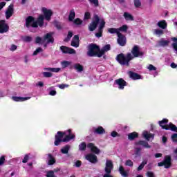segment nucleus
<instances>
[{
  "instance_id": "obj_38",
  "label": "nucleus",
  "mask_w": 177,
  "mask_h": 177,
  "mask_svg": "<svg viewBox=\"0 0 177 177\" xmlns=\"http://www.w3.org/2000/svg\"><path fill=\"white\" fill-rule=\"evenodd\" d=\"M118 32H121V31L123 32H127V31L128 30V26L123 25L122 27L118 28Z\"/></svg>"
},
{
  "instance_id": "obj_50",
  "label": "nucleus",
  "mask_w": 177,
  "mask_h": 177,
  "mask_svg": "<svg viewBox=\"0 0 177 177\" xmlns=\"http://www.w3.org/2000/svg\"><path fill=\"white\" fill-rule=\"evenodd\" d=\"M71 37H73V32H68V36L67 38L65 39V41L67 42V41H70V39H71Z\"/></svg>"
},
{
  "instance_id": "obj_53",
  "label": "nucleus",
  "mask_w": 177,
  "mask_h": 177,
  "mask_svg": "<svg viewBox=\"0 0 177 177\" xmlns=\"http://www.w3.org/2000/svg\"><path fill=\"white\" fill-rule=\"evenodd\" d=\"M74 23L75 24L80 25L82 24V21L79 18H77L76 19L74 20Z\"/></svg>"
},
{
  "instance_id": "obj_22",
  "label": "nucleus",
  "mask_w": 177,
  "mask_h": 177,
  "mask_svg": "<svg viewBox=\"0 0 177 177\" xmlns=\"http://www.w3.org/2000/svg\"><path fill=\"white\" fill-rule=\"evenodd\" d=\"M109 50H110V44L106 45L102 50H100V53L98 54V57H102V56H103L106 52H109Z\"/></svg>"
},
{
  "instance_id": "obj_10",
  "label": "nucleus",
  "mask_w": 177,
  "mask_h": 177,
  "mask_svg": "<svg viewBox=\"0 0 177 177\" xmlns=\"http://www.w3.org/2000/svg\"><path fill=\"white\" fill-rule=\"evenodd\" d=\"M158 167H165V168H169L171 167V156H167L165 158L164 162L158 163Z\"/></svg>"
},
{
  "instance_id": "obj_43",
  "label": "nucleus",
  "mask_w": 177,
  "mask_h": 177,
  "mask_svg": "<svg viewBox=\"0 0 177 177\" xmlns=\"http://www.w3.org/2000/svg\"><path fill=\"white\" fill-rule=\"evenodd\" d=\"M134 1V5L136 8H140L142 6V3H140V1L139 0H133Z\"/></svg>"
},
{
  "instance_id": "obj_47",
  "label": "nucleus",
  "mask_w": 177,
  "mask_h": 177,
  "mask_svg": "<svg viewBox=\"0 0 177 177\" xmlns=\"http://www.w3.org/2000/svg\"><path fill=\"white\" fill-rule=\"evenodd\" d=\"M89 2L95 6H99V0H89Z\"/></svg>"
},
{
  "instance_id": "obj_29",
  "label": "nucleus",
  "mask_w": 177,
  "mask_h": 177,
  "mask_svg": "<svg viewBox=\"0 0 177 177\" xmlns=\"http://www.w3.org/2000/svg\"><path fill=\"white\" fill-rule=\"evenodd\" d=\"M44 70L46 71H51V73H59L60 68H44Z\"/></svg>"
},
{
  "instance_id": "obj_63",
  "label": "nucleus",
  "mask_w": 177,
  "mask_h": 177,
  "mask_svg": "<svg viewBox=\"0 0 177 177\" xmlns=\"http://www.w3.org/2000/svg\"><path fill=\"white\" fill-rule=\"evenodd\" d=\"M49 95H50L51 96H55V95H56V91H51L49 93Z\"/></svg>"
},
{
  "instance_id": "obj_5",
  "label": "nucleus",
  "mask_w": 177,
  "mask_h": 177,
  "mask_svg": "<svg viewBox=\"0 0 177 177\" xmlns=\"http://www.w3.org/2000/svg\"><path fill=\"white\" fill-rule=\"evenodd\" d=\"M53 35V32H49L47 33L43 39L37 37H36L35 42L36 44H41V45H44V48H46L48 44H53L54 39L52 37Z\"/></svg>"
},
{
  "instance_id": "obj_64",
  "label": "nucleus",
  "mask_w": 177,
  "mask_h": 177,
  "mask_svg": "<svg viewBox=\"0 0 177 177\" xmlns=\"http://www.w3.org/2000/svg\"><path fill=\"white\" fill-rule=\"evenodd\" d=\"M37 86L42 87V86H44V82H39L37 84Z\"/></svg>"
},
{
  "instance_id": "obj_25",
  "label": "nucleus",
  "mask_w": 177,
  "mask_h": 177,
  "mask_svg": "<svg viewBox=\"0 0 177 177\" xmlns=\"http://www.w3.org/2000/svg\"><path fill=\"white\" fill-rule=\"evenodd\" d=\"M94 132L95 133H97L98 135H103L105 131H104V129H103L102 127H99L94 129Z\"/></svg>"
},
{
  "instance_id": "obj_17",
  "label": "nucleus",
  "mask_w": 177,
  "mask_h": 177,
  "mask_svg": "<svg viewBox=\"0 0 177 177\" xmlns=\"http://www.w3.org/2000/svg\"><path fill=\"white\" fill-rule=\"evenodd\" d=\"M71 46L74 48H78L80 46V37L75 35L71 41Z\"/></svg>"
},
{
  "instance_id": "obj_59",
  "label": "nucleus",
  "mask_w": 177,
  "mask_h": 177,
  "mask_svg": "<svg viewBox=\"0 0 177 177\" xmlns=\"http://www.w3.org/2000/svg\"><path fill=\"white\" fill-rule=\"evenodd\" d=\"M111 136L113 138H116V136H118V133H117L116 131H112L111 132Z\"/></svg>"
},
{
  "instance_id": "obj_46",
  "label": "nucleus",
  "mask_w": 177,
  "mask_h": 177,
  "mask_svg": "<svg viewBox=\"0 0 177 177\" xmlns=\"http://www.w3.org/2000/svg\"><path fill=\"white\" fill-rule=\"evenodd\" d=\"M32 39V38L30 36H26L23 38V41H24V42H30Z\"/></svg>"
},
{
  "instance_id": "obj_28",
  "label": "nucleus",
  "mask_w": 177,
  "mask_h": 177,
  "mask_svg": "<svg viewBox=\"0 0 177 177\" xmlns=\"http://www.w3.org/2000/svg\"><path fill=\"white\" fill-rule=\"evenodd\" d=\"M108 32H110V34H117L118 37L121 35V32H118V28H109Z\"/></svg>"
},
{
  "instance_id": "obj_14",
  "label": "nucleus",
  "mask_w": 177,
  "mask_h": 177,
  "mask_svg": "<svg viewBox=\"0 0 177 177\" xmlns=\"http://www.w3.org/2000/svg\"><path fill=\"white\" fill-rule=\"evenodd\" d=\"M60 49L62 53H68L69 55H75L76 53L75 50L64 46H61Z\"/></svg>"
},
{
  "instance_id": "obj_56",
  "label": "nucleus",
  "mask_w": 177,
  "mask_h": 177,
  "mask_svg": "<svg viewBox=\"0 0 177 177\" xmlns=\"http://www.w3.org/2000/svg\"><path fill=\"white\" fill-rule=\"evenodd\" d=\"M27 161H28V155H26L22 160V162H24V164H26V162H27Z\"/></svg>"
},
{
  "instance_id": "obj_35",
  "label": "nucleus",
  "mask_w": 177,
  "mask_h": 177,
  "mask_svg": "<svg viewBox=\"0 0 177 177\" xmlns=\"http://www.w3.org/2000/svg\"><path fill=\"white\" fill-rule=\"evenodd\" d=\"M136 138H138V133L136 132H133L128 135V138L129 139V140H133V139H135Z\"/></svg>"
},
{
  "instance_id": "obj_41",
  "label": "nucleus",
  "mask_w": 177,
  "mask_h": 177,
  "mask_svg": "<svg viewBox=\"0 0 177 177\" xmlns=\"http://www.w3.org/2000/svg\"><path fill=\"white\" fill-rule=\"evenodd\" d=\"M146 164H147V160H145L138 167V171H142V168H145V165H146Z\"/></svg>"
},
{
  "instance_id": "obj_37",
  "label": "nucleus",
  "mask_w": 177,
  "mask_h": 177,
  "mask_svg": "<svg viewBox=\"0 0 177 177\" xmlns=\"http://www.w3.org/2000/svg\"><path fill=\"white\" fill-rule=\"evenodd\" d=\"M68 150H70V146L66 145L61 149V152L62 154H67V153H68Z\"/></svg>"
},
{
  "instance_id": "obj_33",
  "label": "nucleus",
  "mask_w": 177,
  "mask_h": 177,
  "mask_svg": "<svg viewBox=\"0 0 177 177\" xmlns=\"http://www.w3.org/2000/svg\"><path fill=\"white\" fill-rule=\"evenodd\" d=\"M75 18V12L74 11V10H71L69 14L68 20L69 21H73V20H74Z\"/></svg>"
},
{
  "instance_id": "obj_30",
  "label": "nucleus",
  "mask_w": 177,
  "mask_h": 177,
  "mask_svg": "<svg viewBox=\"0 0 177 177\" xmlns=\"http://www.w3.org/2000/svg\"><path fill=\"white\" fill-rule=\"evenodd\" d=\"M171 40L173 41L171 46H172L173 49H174L175 52L177 53V38L173 37V38H171Z\"/></svg>"
},
{
  "instance_id": "obj_3",
  "label": "nucleus",
  "mask_w": 177,
  "mask_h": 177,
  "mask_svg": "<svg viewBox=\"0 0 177 177\" xmlns=\"http://www.w3.org/2000/svg\"><path fill=\"white\" fill-rule=\"evenodd\" d=\"M99 23V31L95 34V37H97V38H100V37H102V32H103V28H104L106 22H104V20L99 19L97 15H95L94 20L88 26L89 30L94 31V30L96 29V27H97V24Z\"/></svg>"
},
{
  "instance_id": "obj_31",
  "label": "nucleus",
  "mask_w": 177,
  "mask_h": 177,
  "mask_svg": "<svg viewBox=\"0 0 177 177\" xmlns=\"http://www.w3.org/2000/svg\"><path fill=\"white\" fill-rule=\"evenodd\" d=\"M159 46H168L169 44V40L161 39L158 42Z\"/></svg>"
},
{
  "instance_id": "obj_57",
  "label": "nucleus",
  "mask_w": 177,
  "mask_h": 177,
  "mask_svg": "<svg viewBox=\"0 0 177 177\" xmlns=\"http://www.w3.org/2000/svg\"><path fill=\"white\" fill-rule=\"evenodd\" d=\"M147 176H148V177H154V174L151 171H148L147 173Z\"/></svg>"
},
{
  "instance_id": "obj_36",
  "label": "nucleus",
  "mask_w": 177,
  "mask_h": 177,
  "mask_svg": "<svg viewBox=\"0 0 177 177\" xmlns=\"http://www.w3.org/2000/svg\"><path fill=\"white\" fill-rule=\"evenodd\" d=\"M56 162L53 156L50 154H48V165H53Z\"/></svg>"
},
{
  "instance_id": "obj_1",
  "label": "nucleus",
  "mask_w": 177,
  "mask_h": 177,
  "mask_svg": "<svg viewBox=\"0 0 177 177\" xmlns=\"http://www.w3.org/2000/svg\"><path fill=\"white\" fill-rule=\"evenodd\" d=\"M142 56H143V52L140 50V48L138 46H134L131 49V54L128 53L126 56L124 54H119L116 60L122 66H129V62L134 57H142Z\"/></svg>"
},
{
  "instance_id": "obj_42",
  "label": "nucleus",
  "mask_w": 177,
  "mask_h": 177,
  "mask_svg": "<svg viewBox=\"0 0 177 177\" xmlns=\"http://www.w3.org/2000/svg\"><path fill=\"white\" fill-rule=\"evenodd\" d=\"M41 74L44 75V77H46V78H50L53 75L52 73L50 72H43Z\"/></svg>"
},
{
  "instance_id": "obj_18",
  "label": "nucleus",
  "mask_w": 177,
  "mask_h": 177,
  "mask_svg": "<svg viewBox=\"0 0 177 177\" xmlns=\"http://www.w3.org/2000/svg\"><path fill=\"white\" fill-rule=\"evenodd\" d=\"M13 15V4H10L6 11V19H10Z\"/></svg>"
},
{
  "instance_id": "obj_7",
  "label": "nucleus",
  "mask_w": 177,
  "mask_h": 177,
  "mask_svg": "<svg viewBox=\"0 0 177 177\" xmlns=\"http://www.w3.org/2000/svg\"><path fill=\"white\" fill-rule=\"evenodd\" d=\"M99 53H100V48H99V46H96V44H90L88 46V56L91 57L97 56V57H99Z\"/></svg>"
},
{
  "instance_id": "obj_44",
  "label": "nucleus",
  "mask_w": 177,
  "mask_h": 177,
  "mask_svg": "<svg viewBox=\"0 0 177 177\" xmlns=\"http://www.w3.org/2000/svg\"><path fill=\"white\" fill-rule=\"evenodd\" d=\"M147 69L149 70V71H156V70H157V68H156V66H153L152 64H149L147 66Z\"/></svg>"
},
{
  "instance_id": "obj_51",
  "label": "nucleus",
  "mask_w": 177,
  "mask_h": 177,
  "mask_svg": "<svg viewBox=\"0 0 177 177\" xmlns=\"http://www.w3.org/2000/svg\"><path fill=\"white\" fill-rule=\"evenodd\" d=\"M89 19H91V12H86L84 14V20H88Z\"/></svg>"
},
{
  "instance_id": "obj_27",
  "label": "nucleus",
  "mask_w": 177,
  "mask_h": 177,
  "mask_svg": "<svg viewBox=\"0 0 177 177\" xmlns=\"http://www.w3.org/2000/svg\"><path fill=\"white\" fill-rule=\"evenodd\" d=\"M125 20L127 21H133V17L132 16V15L129 14V12H124L123 15Z\"/></svg>"
},
{
  "instance_id": "obj_58",
  "label": "nucleus",
  "mask_w": 177,
  "mask_h": 177,
  "mask_svg": "<svg viewBox=\"0 0 177 177\" xmlns=\"http://www.w3.org/2000/svg\"><path fill=\"white\" fill-rule=\"evenodd\" d=\"M3 162H5V157L4 156H1L0 158V165H2V164H3Z\"/></svg>"
},
{
  "instance_id": "obj_2",
  "label": "nucleus",
  "mask_w": 177,
  "mask_h": 177,
  "mask_svg": "<svg viewBox=\"0 0 177 177\" xmlns=\"http://www.w3.org/2000/svg\"><path fill=\"white\" fill-rule=\"evenodd\" d=\"M75 138V135L71 133V129H68L64 132L58 131L55 136V145L59 146L61 142H70V140Z\"/></svg>"
},
{
  "instance_id": "obj_8",
  "label": "nucleus",
  "mask_w": 177,
  "mask_h": 177,
  "mask_svg": "<svg viewBox=\"0 0 177 177\" xmlns=\"http://www.w3.org/2000/svg\"><path fill=\"white\" fill-rule=\"evenodd\" d=\"M111 170H113V162L111 160H107L105 164L104 171L106 172L104 174V177H113L110 174H111Z\"/></svg>"
},
{
  "instance_id": "obj_16",
  "label": "nucleus",
  "mask_w": 177,
  "mask_h": 177,
  "mask_svg": "<svg viewBox=\"0 0 177 177\" xmlns=\"http://www.w3.org/2000/svg\"><path fill=\"white\" fill-rule=\"evenodd\" d=\"M86 160H88L90 162L95 164L97 162V158L94 154L90 153L86 156Z\"/></svg>"
},
{
  "instance_id": "obj_34",
  "label": "nucleus",
  "mask_w": 177,
  "mask_h": 177,
  "mask_svg": "<svg viewBox=\"0 0 177 177\" xmlns=\"http://www.w3.org/2000/svg\"><path fill=\"white\" fill-rule=\"evenodd\" d=\"M129 75L130 78H132V80H140V76L138 73L131 72Z\"/></svg>"
},
{
  "instance_id": "obj_12",
  "label": "nucleus",
  "mask_w": 177,
  "mask_h": 177,
  "mask_svg": "<svg viewBox=\"0 0 177 177\" xmlns=\"http://www.w3.org/2000/svg\"><path fill=\"white\" fill-rule=\"evenodd\" d=\"M9 31V26L5 21H0V34H3V32H8Z\"/></svg>"
},
{
  "instance_id": "obj_23",
  "label": "nucleus",
  "mask_w": 177,
  "mask_h": 177,
  "mask_svg": "<svg viewBox=\"0 0 177 177\" xmlns=\"http://www.w3.org/2000/svg\"><path fill=\"white\" fill-rule=\"evenodd\" d=\"M158 27L160 28H162V30H165L167 28V21L165 20L159 21L157 24Z\"/></svg>"
},
{
  "instance_id": "obj_11",
  "label": "nucleus",
  "mask_w": 177,
  "mask_h": 177,
  "mask_svg": "<svg viewBox=\"0 0 177 177\" xmlns=\"http://www.w3.org/2000/svg\"><path fill=\"white\" fill-rule=\"evenodd\" d=\"M41 12L44 14L46 20L49 21V20H50V17H52V15H53L52 10H49L46 8H42Z\"/></svg>"
},
{
  "instance_id": "obj_15",
  "label": "nucleus",
  "mask_w": 177,
  "mask_h": 177,
  "mask_svg": "<svg viewBox=\"0 0 177 177\" xmlns=\"http://www.w3.org/2000/svg\"><path fill=\"white\" fill-rule=\"evenodd\" d=\"M118 44L120 46H125V44H127V38H125V36L122 35L121 33L118 36Z\"/></svg>"
},
{
  "instance_id": "obj_45",
  "label": "nucleus",
  "mask_w": 177,
  "mask_h": 177,
  "mask_svg": "<svg viewBox=\"0 0 177 177\" xmlns=\"http://www.w3.org/2000/svg\"><path fill=\"white\" fill-rule=\"evenodd\" d=\"M86 148V144H85V142H82L79 145L80 150H85Z\"/></svg>"
},
{
  "instance_id": "obj_62",
  "label": "nucleus",
  "mask_w": 177,
  "mask_h": 177,
  "mask_svg": "<svg viewBox=\"0 0 177 177\" xmlns=\"http://www.w3.org/2000/svg\"><path fill=\"white\" fill-rule=\"evenodd\" d=\"M5 5H6V2H1L0 3V10L1 9H3V7L5 6Z\"/></svg>"
},
{
  "instance_id": "obj_26",
  "label": "nucleus",
  "mask_w": 177,
  "mask_h": 177,
  "mask_svg": "<svg viewBox=\"0 0 177 177\" xmlns=\"http://www.w3.org/2000/svg\"><path fill=\"white\" fill-rule=\"evenodd\" d=\"M74 68L76 69L77 73H82V71H84V66L80 64H75L74 65Z\"/></svg>"
},
{
  "instance_id": "obj_55",
  "label": "nucleus",
  "mask_w": 177,
  "mask_h": 177,
  "mask_svg": "<svg viewBox=\"0 0 177 177\" xmlns=\"http://www.w3.org/2000/svg\"><path fill=\"white\" fill-rule=\"evenodd\" d=\"M60 89H64V88H68V84H59L58 85Z\"/></svg>"
},
{
  "instance_id": "obj_40",
  "label": "nucleus",
  "mask_w": 177,
  "mask_h": 177,
  "mask_svg": "<svg viewBox=\"0 0 177 177\" xmlns=\"http://www.w3.org/2000/svg\"><path fill=\"white\" fill-rule=\"evenodd\" d=\"M124 165L126 167H133V162L131 160H127L124 162Z\"/></svg>"
},
{
  "instance_id": "obj_6",
  "label": "nucleus",
  "mask_w": 177,
  "mask_h": 177,
  "mask_svg": "<svg viewBox=\"0 0 177 177\" xmlns=\"http://www.w3.org/2000/svg\"><path fill=\"white\" fill-rule=\"evenodd\" d=\"M158 124L162 129H166V130L170 129V131H173L174 132L177 131V127L176 126H175V124L172 123H169V124H168V120L167 119H163L162 121H159Z\"/></svg>"
},
{
  "instance_id": "obj_13",
  "label": "nucleus",
  "mask_w": 177,
  "mask_h": 177,
  "mask_svg": "<svg viewBox=\"0 0 177 177\" xmlns=\"http://www.w3.org/2000/svg\"><path fill=\"white\" fill-rule=\"evenodd\" d=\"M115 84L118 85V89L121 90L124 89V86H127V82L121 78L115 80Z\"/></svg>"
},
{
  "instance_id": "obj_24",
  "label": "nucleus",
  "mask_w": 177,
  "mask_h": 177,
  "mask_svg": "<svg viewBox=\"0 0 177 177\" xmlns=\"http://www.w3.org/2000/svg\"><path fill=\"white\" fill-rule=\"evenodd\" d=\"M119 172L123 177H128V171H125V169L122 166H120Z\"/></svg>"
},
{
  "instance_id": "obj_32",
  "label": "nucleus",
  "mask_w": 177,
  "mask_h": 177,
  "mask_svg": "<svg viewBox=\"0 0 177 177\" xmlns=\"http://www.w3.org/2000/svg\"><path fill=\"white\" fill-rule=\"evenodd\" d=\"M153 34H154V35H156L157 37H161V35H162V34H164V30H162L161 29H155L153 30Z\"/></svg>"
},
{
  "instance_id": "obj_49",
  "label": "nucleus",
  "mask_w": 177,
  "mask_h": 177,
  "mask_svg": "<svg viewBox=\"0 0 177 177\" xmlns=\"http://www.w3.org/2000/svg\"><path fill=\"white\" fill-rule=\"evenodd\" d=\"M42 48H38L37 49H36V50L33 53V56H37V55H38V53H41V52H42Z\"/></svg>"
},
{
  "instance_id": "obj_39",
  "label": "nucleus",
  "mask_w": 177,
  "mask_h": 177,
  "mask_svg": "<svg viewBox=\"0 0 177 177\" xmlns=\"http://www.w3.org/2000/svg\"><path fill=\"white\" fill-rule=\"evenodd\" d=\"M71 64V62L68 61H63L61 62V65L62 66L63 68H66V67H68Z\"/></svg>"
},
{
  "instance_id": "obj_52",
  "label": "nucleus",
  "mask_w": 177,
  "mask_h": 177,
  "mask_svg": "<svg viewBox=\"0 0 177 177\" xmlns=\"http://www.w3.org/2000/svg\"><path fill=\"white\" fill-rule=\"evenodd\" d=\"M46 176L47 177H55V173L52 171H48Z\"/></svg>"
},
{
  "instance_id": "obj_4",
  "label": "nucleus",
  "mask_w": 177,
  "mask_h": 177,
  "mask_svg": "<svg viewBox=\"0 0 177 177\" xmlns=\"http://www.w3.org/2000/svg\"><path fill=\"white\" fill-rule=\"evenodd\" d=\"M45 19V17L44 15H40L37 19V21L34 19V17H28L26 19V27L28 28H30V27L37 28L38 27H42L44 26V19Z\"/></svg>"
},
{
  "instance_id": "obj_54",
  "label": "nucleus",
  "mask_w": 177,
  "mask_h": 177,
  "mask_svg": "<svg viewBox=\"0 0 177 177\" xmlns=\"http://www.w3.org/2000/svg\"><path fill=\"white\" fill-rule=\"evenodd\" d=\"M16 49H17V46L15 44L11 45L10 48V50H11L12 52H14V50H16Z\"/></svg>"
},
{
  "instance_id": "obj_20",
  "label": "nucleus",
  "mask_w": 177,
  "mask_h": 177,
  "mask_svg": "<svg viewBox=\"0 0 177 177\" xmlns=\"http://www.w3.org/2000/svg\"><path fill=\"white\" fill-rule=\"evenodd\" d=\"M12 100L14 102H26V100H29V99H31V97H17L13 96L12 97Z\"/></svg>"
},
{
  "instance_id": "obj_60",
  "label": "nucleus",
  "mask_w": 177,
  "mask_h": 177,
  "mask_svg": "<svg viewBox=\"0 0 177 177\" xmlns=\"http://www.w3.org/2000/svg\"><path fill=\"white\" fill-rule=\"evenodd\" d=\"M75 165L76 167H81V161L77 160V161L75 162Z\"/></svg>"
},
{
  "instance_id": "obj_21",
  "label": "nucleus",
  "mask_w": 177,
  "mask_h": 177,
  "mask_svg": "<svg viewBox=\"0 0 177 177\" xmlns=\"http://www.w3.org/2000/svg\"><path fill=\"white\" fill-rule=\"evenodd\" d=\"M87 147L93 151V153H95V154H99L100 153V150L97 149V147H95V145L92 143H89L87 145Z\"/></svg>"
},
{
  "instance_id": "obj_19",
  "label": "nucleus",
  "mask_w": 177,
  "mask_h": 177,
  "mask_svg": "<svg viewBox=\"0 0 177 177\" xmlns=\"http://www.w3.org/2000/svg\"><path fill=\"white\" fill-rule=\"evenodd\" d=\"M142 136L148 141L154 139V134L146 131L142 132Z\"/></svg>"
},
{
  "instance_id": "obj_61",
  "label": "nucleus",
  "mask_w": 177,
  "mask_h": 177,
  "mask_svg": "<svg viewBox=\"0 0 177 177\" xmlns=\"http://www.w3.org/2000/svg\"><path fill=\"white\" fill-rule=\"evenodd\" d=\"M160 157H162V153H158L155 154L156 158H160Z\"/></svg>"
},
{
  "instance_id": "obj_9",
  "label": "nucleus",
  "mask_w": 177,
  "mask_h": 177,
  "mask_svg": "<svg viewBox=\"0 0 177 177\" xmlns=\"http://www.w3.org/2000/svg\"><path fill=\"white\" fill-rule=\"evenodd\" d=\"M138 146H142L146 147V149H150V145L146 141H139L136 143V154H139L140 153V148H138Z\"/></svg>"
},
{
  "instance_id": "obj_48",
  "label": "nucleus",
  "mask_w": 177,
  "mask_h": 177,
  "mask_svg": "<svg viewBox=\"0 0 177 177\" xmlns=\"http://www.w3.org/2000/svg\"><path fill=\"white\" fill-rule=\"evenodd\" d=\"M171 140L174 143H176L177 142V133H174L171 135Z\"/></svg>"
}]
</instances>
